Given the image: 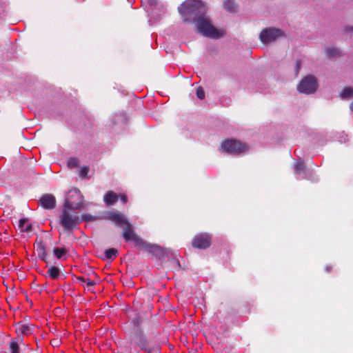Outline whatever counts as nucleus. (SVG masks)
I'll use <instances>...</instances> for the list:
<instances>
[{"mask_svg": "<svg viewBox=\"0 0 353 353\" xmlns=\"http://www.w3.org/2000/svg\"><path fill=\"white\" fill-rule=\"evenodd\" d=\"M79 165V160L77 158L72 157L70 158L68 161V166L70 168H74L77 167Z\"/></svg>", "mask_w": 353, "mask_h": 353, "instance_id": "obj_26", "label": "nucleus"}, {"mask_svg": "<svg viewBox=\"0 0 353 353\" xmlns=\"http://www.w3.org/2000/svg\"><path fill=\"white\" fill-rule=\"evenodd\" d=\"M82 220L88 222V221H93L94 219H93L92 216L90 214H83L82 216Z\"/></svg>", "mask_w": 353, "mask_h": 353, "instance_id": "obj_31", "label": "nucleus"}, {"mask_svg": "<svg viewBox=\"0 0 353 353\" xmlns=\"http://www.w3.org/2000/svg\"><path fill=\"white\" fill-rule=\"evenodd\" d=\"M350 108L351 111L353 112V101L351 103V104L350 105Z\"/></svg>", "mask_w": 353, "mask_h": 353, "instance_id": "obj_34", "label": "nucleus"}, {"mask_svg": "<svg viewBox=\"0 0 353 353\" xmlns=\"http://www.w3.org/2000/svg\"><path fill=\"white\" fill-rule=\"evenodd\" d=\"M19 227L22 232H29L32 231V225L29 223L28 219H21L19 223Z\"/></svg>", "mask_w": 353, "mask_h": 353, "instance_id": "obj_16", "label": "nucleus"}, {"mask_svg": "<svg viewBox=\"0 0 353 353\" xmlns=\"http://www.w3.org/2000/svg\"><path fill=\"white\" fill-rule=\"evenodd\" d=\"M47 274L51 279L56 280L59 277L61 270L57 266H52L48 269Z\"/></svg>", "mask_w": 353, "mask_h": 353, "instance_id": "obj_15", "label": "nucleus"}, {"mask_svg": "<svg viewBox=\"0 0 353 353\" xmlns=\"http://www.w3.org/2000/svg\"><path fill=\"white\" fill-rule=\"evenodd\" d=\"M283 32L279 29L268 28L263 30L260 34V39L263 43L275 41L283 36Z\"/></svg>", "mask_w": 353, "mask_h": 353, "instance_id": "obj_8", "label": "nucleus"}, {"mask_svg": "<svg viewBox=\"0 0 353 353\" xmlns=\"http://www.w3.org/2000/svg\"><path fill=\"white\" fill-rule=\"evenodd\" d=\"M326 52L327 56L330 57L339 56L341 54V52L335 48H330Z\"/></svg>", "mask_w": 353, "mask_h": 353, "instance_id": "obj_25", "label": "nucleus"}, {"mask_svg": "<svg viewBox=\"0 0 353 353\" xmlns=\"http://www.w3.org/2000/svg\"><path fill=\"white\" fill-rule=\"evenodd\" d=\"M196 26L201 34L210 38L218 39L224 34V32L215 28L205 16L199 20L196 23Z\"/></svg>", "mask_w": 353, "mask_h": 353, "instance_id": "obj_3", "label": "nucleus"}, {"mask_svg": "<svg viewBox=\"0 0 353 353\" xmlns=\"http://www.w3.org/2000/svg\"><path fill=\"white\" fill-rule=\"evenodd\" d=\"M223 8L227 11L232 12L235 11L236 6L232 0H226L223 2Z\"/></svg>", "mask_w": 353, "mask_h": 353, "instance_id": "obj_19", "label": "nucleus"}, {"mask_svg": "<svg viewBox=\"0 0 353 353\" xmlns=\"http://www.w3.org/2000/svg\"><path fill=\"white\" fill-rule=\"evenodd\" d=\"M119 198L121 199L123 203H126L128 201V196L125 194H118Z\"/></svg>", "mask_w": 353, "mask_h": 353, "instance_id": "obj_30", "label": "nucleus"}, {"mask_svg": "<svg viewBox=\"0 0 353 353\" xmlns=\"http://www.w3.org/2000/svg\"><path fill=\"white\" fill-rule=\"evenodd\" d=\"M37 251L40 259L43 261H46L47 252L46 250L45 245L42 241H40L39 243H37Z\"/></svg>", "mask_w": 353, "mask_h": 353, "instance_id": "obj_17", "label": "nucleus"}, {"mask_svg": "<svg viewBox=\"0 0 353 353\" xmlns=\"http://www.w3.org/2000/svg\"><path fill=\"white\" fill-rule=\"evenodd\" d=\"M16 329L19 334L23 335H30L32 332V327L30 325L26 324H18Z\"/></svg>", "mask_w": 353, "mask_h": 353, "instance_id": "obj_14", "label": "nucleus"}, {"mask_svg": "<svg viewBox=\"0 0 353 353\" xmlns=\"http://www.w3.org/2000/svg\"><path fill=\"white\" fill-rule=\"evenodd\" d=\"M196 96L199 99H203L205 97V92L202 87L199 86L196 89Z\"/></svg>", "mask_w": 353, "mask_h": 353, "instance_id": "obj_27", "label": "nucleus"}, {"mask_svg": "<svg viewBox=\"0 0 353 353\" xmlns=\"http://www.w3.org/2000/svg\"><path fill=\"white\" fill-rule=\"evenodd\" d=\"M77 279L81 282L83 285H85L87 287L93 286L95 285V282L89 278L79 276Z\"/></svg>", "mask_w": 353, "mask_h": 353, "instance_id": "obj_22", "label": "nucleus"}, {"mask_svg": "<svg viewBox=\"0 0 353 353\" xmlns=\"http://www.w3.org/2000/svg\"><path fill=\"white\" fill-rule=\"evenodd\" d=\"M39 204L45 209H54L56 206L55 197L52 194H46L41 197Z\"/></svg>", "mask_w": 353, "mask_h": 353, "instance_id": "obj_12", "label": "nucleus"}, {"mask_svg": "<svg viewBox=\"0 0 353 353\" xmlns=\"http://www.w3.org/2000/svg\"><path fill=\"white\" fill-rule=\"evenodd\" d=\"M123 237L127 242L132 241L139 245L143 243L142 239L134 233L132 225L130 223L123 227Z\"/></svg>", "mask_w": 353, "mask_h": 353, "instance_id": "obj_10", "label": "nucleus"}, {"mask_svg": "<svg viewBox=\"0 0 353 353\" xmlns=\"http://www.w3.org/2000/svg\"><path fill=\"white\" fill-rule=\"evenodd\" d=\"M333 269H334V267L332 265H327L325 267V270L327 273H330L333 270Z\"/></svg>", "mask_w": 353, "mask_h": 353, "instance_id": "obj_32", "label": "nucleus"}, {"mask_svg": "<svg viewBox=\"0 0 353 353\" xmlns=\"http://www.w3.org/2000/svg\"><path fill=\"white\" fill-rule=\"evenodd\" d=\"M179 11L185 21L198 22L205 16V6L199 1L188 0L179 8Z\"/></svg>", "mask_w": 353, "mask_h": 353, "instance_id": "obj_1", "label": "nucleus"}, {"mask_svg": "<svg viewBox=\"0 0 353 353\" xmlns=\"http://www.w3.org/2000/svg\"><path fill=\"white\" fill-rule=\"evenodd\" d=\"M118 251L114 248H110L105 250V255L108 259H114L117 256Z\"/></svg>", "mask_w": 353, "mask_h": 353, "instance_id": "obj_21", "label": "nucleus"}, {"mask_svg": "<svg viewBox=\"0 0 353 353\" xmlns=\"http://www.w3.org/2000/svg\"><path fill=\"white\" fill-rule=\"evenodd\" d=\"M89 168L87 166H83L81 168L79 175L81 177H85L88 173Z\"/></svg>", "mask_w": 353, "mask_h": 353, "instance_id": "obj_28", "label": "nucleus"}, {"mask_svg": "<svg viewBox=\"0 0 353 353\" xmlns=\"http://www.w3.org/2000/svg\"><path fill=\"white\" fill-rule=\"evenodd\" d=\"M305 170V166L303 162H297L294 166L295 173L297 174H300L301 172H303Z\"/></svg>", "mask_w": 353, "mask_h": 353, "instance_id": "obj_23", "label": "nucleus"}, {"mask_svg": "<svg viewBox=\"0 0 353 353\" xmlns=\"http://www.w3.org/2000/svg\"><path fill=\"white\" fill-rule=\"evenodd\" d=\"M221 147L225 152L230 154H240L248 149L245 143L234 139L225 141Z\"/></svg>", "mask_w": 353, "mask_h": 353, "instance_id": "obj_5", "label": "nucleus"}, {"mask_svg": "<svg viewBox=\"0 0 353 353\" xmlns=\"http://www.w3.org/2000/svg\"><path fill=\"white\" fill-rule=\"evenodd\" d=\"M141 245H143V250L152 254L158 258H163L166 254L165 250L157 245L147 243L143 241Z\"/></svg>", "mask_w": 353, "mask_h": 353, "instance_id": "obj_11", "label": "nucleus"}, {"mask_svg": "<svg viewBox=\"0 0 353 353\" xmlns=\"http://www.w3.org/2000/svg\"><path fill=\"white\" fill-rule=\"evenodd\" d=\"M212 242V236L208 233H200L194 236L192 241V245L194 248L205 250L209 248Z\"/></svg>", "mask_w": 353, "mask_h": 353, "instance_id": "obj_7", "label": "nucleus"}, {"mask_svg": "<svg viewBox=\"0 0 353 353\" xmlns=\"http://www.w3.org/2000/svg\"><path fill=\"white\" fill-rule=\"evenodd\" d=\"M11 353H20L19 345L14 340L12 341L10 344Z\"/></svg>", "mask_w": 353, "mask_h": 353, "instance_id": "obj_24", "label": "nucleus"}, {"mask_svg": "<svg viewBox=\"0 0 353 353\" xmlns=\"http://www.w3.org/2000/svg\"><path fill=\"white\" fill-rule=\"evenodd\" d=\"M70 210V208L63 206L60 216V224L67 231H72L80 223L78 214Z\"/></svg>", "mask_w": 353, "mask_h": 353, "instance_id": "obj_2", "label": "nucleus"}, {"mask_svg": "<svg viewBox=\"0 0 353 353\" xmlns=\"http://www.w3.org/2000/svg\"><path fill=\"white\" fill-rule=\"evenodd\" d=\"M53 252L57 259H60L66 254L67 250L65 248H55Z\"/></svg>", "mask_w": 353, "mask_h": 353, "instance_id": "obj_20", "label": "nucleus"}, {"mask_svg": "<svg viewBox=\"0 0 353 353\" xmlns=\"http://www.w3.org/2000/svg\"><path fill=\"white\" fill-rule=\"evenodd\" d=\"M138 345L141 349H144L145 347V339L142 336H140L139 338Z\"/></svg>", "mask_w": 353, "mask_h": 353, "instance_id": "obj_29", "label": "nucleus"}, {"mask_svg": "<svg viewBox=\"0 0 353 353\" xmlns=\"http://www.w3.org/2000/svg\"><path fill=\"white\" fill-rule=\"evenodd\" d=\"M301 61H300V60H297V61H296V73H298V72H299V69L301 68Z\"/></svg>", "mask_w": 353, "mask_h": 353, "instance_id": "obj_33", "label": "nucleus"}, {"mask_svg": "<svg viewBox=\"0 0 353 353\" xmlns=\"http://www.w3.org/2000/svg\"><path fill=\"white\" fill-rule=\"evenodd\" d=\"M119 199V195L113 191H108L104 195L105 203L110 206L114 205Z\"/></svg>", "mask_w": 353, "mask_h": 353, "instance_id": "obj_13", "label": "nucleus"}, {"mask_svg": "<svg viewBox=\"0 0 353 353\" xmlns=\"http://www.w3.org/2000/svg\"><path fill=\"white\" fill-rule=\"evenodd\" d=\"M105 219L111 221L116 225L123 228L129 223L123 214L116 211L108 212L105 215Z\"/></svg>", "mask_w": 353, "mask_h": 353, "instance_id": "obj_9", "label": "nucleus"}, {"mask_svg": "<svg viewBox=\"0 0 353 353\" xmlns=\"http://www.w3.org/2000/svg\"><path fill=\"white\" fill-rule=\"evenodd\" d=\"M83 196L80 190L73 188L68 192L63 206L72 210H79L83 206Z\"/></svg>", "mask_w": 353, "mask_h": 353, "instance_id": "obj_4", "label": "nucleus"}, {"mask_svg": "<svg viewBox=\"0 0 353 353\" xmlns=\"http://www.w3.org/2000/svg\"><path fill=\"white\" fill-rule=\"evenodd\" d=\"M340 97L342 99H349L353 98V87H345L340 93Z\"/></svg>", "mask_w": 353, "mask_h": 353, "instance_id": "obj_18", "label": "nucleus"}, {"mask_svg": "<svg viewBox=\"0 0 353 353\" xmlns=\"http://www.w3.org/2000/svg\"><path fill=\"white\" fill-rule=\"evenodd\" d=\"M298 90L305 94H311L316 91L317 82L314 77L309 75L305 77L298 85Z\"/></svg>", "mask_w": 353, "mask_h": 353, "instance_id": "obj_6", "label": "nucleus"}]
</instances>
